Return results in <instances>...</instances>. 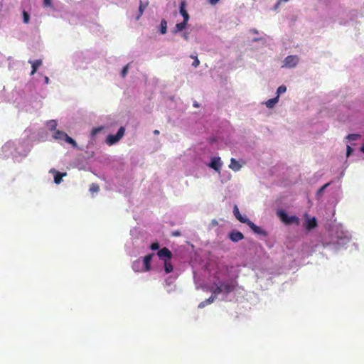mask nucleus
Returning a JSON list of instances; mask_svg holds the SVG:
<instances>
[{"mask_svg": "<svg viewBox=\"0 0 364 364\" xmlns=\"http://www.w3.org/2000/svg\"><path fill=\"white\" fill-rule=\"evenodd\" d=\"M277 215L285 225H289L292 223H295L296 225L299 224V218L298 217L295 215L289 216L284 210H279L277 212Z\"/></svg>", "mask_w": 364, "mask_h": 364, "instance_id": "f257e3e1", "label": "nucleus"}, {"mask_svg": "<svg viewBox=\"0 0 364 364\" xmlns=\"http://www.w3.org/2000/svg\"><path fill=\"white\" fill-rule=\"evenodd\" d=\"M299 58L297 55H288L284 60L283 67L294 68L299 63Z\"/></svg>", "mask_w": 364, "mask_h": 364, "instance_id": "f03ea898", "label": "nucleus"}, {"mask_svg": "<svg viewBox=\"0 0 364 364\" xmlns=\"http://www.w3.org/2000/svg\"><path fill=\"white\" fill-rule=\"evenodd\" d=\"M158 257L164 262L171 260L172 258V253L167 247H163L157 252Z\"/></svg>", "mask_w": 364, "mask_h": 364, "instance_id": "7ed1b4c3", "label": "nucleus"}, {"mask_svg": "<svg viewBox=\"0 0 364 364\" xmlns=\"http://www.w3.org/2000/svg\"><path fill=\"white\" fill-rule=\"evenodd\" d=\"M223 293H230L235 289V284L234 282H223L220 284Z\"/></svg>", "mask_w": 364, "mask_h": 364, "instance_id": "20e7f679", "label": "nucleus"}, {"mask_svg": "<svg viewBox=\"0 0 364 364\" xmlns=\"http://www.w3.org/2000/svg\"><path fill=\"white\" fill-rule=\"evenodd\" d=\"M222 165L223 164L220 157H213L211 159V162L210 163L209 166L213 168L215 171L220 172Z\"/></svg>", "mask_w": 364, "mask_h": 364, "instance_id": "39448f33", "label": "nucleus"}, {"mask_svg": "<svg viewBox=\"0 0 364 364\" xmlns=\"http://www.w3.org/2000/svg\"><path fill=\"white\" fill-rule=\"evenodd\" d=\"M233 213L235 217L242 223L247 224L250 221L247 218L244 217L240 214L237 205H234Z\"/></svg>", "mask_w": 364, "mask_h": 364, "instance_id": "423d86ee", "label": "nucleus"}, {"mask_svg": "<svg viewBox=\"0 0 364 364\" xmlns=\"http://www.w3.org/2000/svg\"><path fill=\"white\" fill-rule=\"evenodd\" d=\"M250 229L255 233L258 235H261L263 236H267V232L262 230L260 227L256 225L254 223H252L251 220L247 224Z\"/></svg>", "mask_w": 364, "mask_h": 364, "instance_id": "0eeeda50", "label": "nucleus"}, {"mask_svg": "<svg viewBox=\"0 0 364 364\" xmlns=\"http://www.w3.org/2000/svg\"><path fill=\"white\" fill-rule=\"evenodd\" d=\"M229 238L235 242L242 240L244 238L243 234L240 231H232L229 233Z\"/></svg>", "mask_w": 364, "mask_h": 364, "instance_id": "6e6552de", "label": "nucleus"}, {"mask_svg": "<svg viewBox=\"0 0 364 364\" xmlns=\"http://www.w3.org/2000/svg\"><path fill=\"white\" fill-rule=\"evenodd\" d=\"M186 5V4L185 1H182L181 2L179 12L183 18V21L188 22L189 20V14H188L187 11L186 10V8H185Z\"/></svg>", "mask_w": 364, "mask_h": 364, "instance_id": "1a4fd4ad", "label": "nucleus"}, {"mask_svg": "<svg viewBox=\"0 0 364 364\" xmlns=\"http://www.w3.org/2000/svg\"><path fill=\"white\" fill-rule=\"evenodd\" d=\"M317 226V221L314 217L312 218H307L305 223L306 229L310 230L315 228Z\"/></svg>", "mask_w": 364, "mask_h": 364, "instance_id": "9d476101", "label": "nucleus"}, {"mask_svg": "<svg viewBox=\"0 0 364 364\" xmlns=\"http://www.w3.org/2000/svg\"><path fill=\"white\" fill-rule=\"evenodd\" d=\"M154 253L148 254L146 255L143 259L144 266V270L145 271H149L151 269V262L153 258Z\"/></svg>", "mask_w": 364, "mask_h": 364, "instance_id": "9b49d317", "label": "nucleus"}, {"mask_svg": "<svg viewBox=\"0 0 364 364\" xmlns=\"http://www.w3.org/2000/svg\"><path fill=\"white\" fill-rule=\"evenodd\" d=\"M29 63L31 64L32 70L31 72V75H34L37 69L42 65V60H29Z\"/></svg>", "mask_w": 364, "mask_h": 364, "instance_id": "f8f14e48", "label": "nucleus"}, {"mask_svg": "<svg viewBox=\"0 0 364 364\" xmlns=\"http://www.w3.org/2000/svg\"><path fill=\"white\" fill-rule=\"evenodd\" d=\"M149 6V1L143 2L142 1H139V14L136 17V20H139V18L142 16L144 10Z\"/></svg>", "mask_w": 364, "mask_h": 364, "instance_id": "ddd939ff", "label": "nucleus"}, {"mask_svg": "<svg viewBox=\"0 0 364 364\" xmlns=\"http://www.w3.org/2000/svg\"><path fill=\"white\" fill-rule=\"evenodd\" d=\"M187 23H188V22L184 21H183L181 23H176L175 28L171 31L172 33L176 34V33L183 31L186 27Z\"/></svg>", "mask_w": 364, "mask_h": 364, "instance_id": "4468645a", "label": "nucleus"}, {"mask_svg": "<svg viewBox=\"0 0 364 364\" xmlns=\"http://www.w3.org/2000/svg\"><path fill=\"white\" fill-rule=\"evenodd\" d=\"M229 168L234 171H238L242 168V166L239 164V162L234 158L230 159V164L229 165Z\"/></svg>", "mask_w": 364, "mask_h": 364, "instance_id": "2eb2a0df", "label": "nucleus"}, {"mask_svg": "<svg viewBox=\"0 0 364 364\" xmlns=\"http://www.w3.org/2000/svg\"><path fill=\"white\" fill-rule=\"evenodd\" d=\"M50 171L55 173L54 175V182L56 184H59L61 183L63 177L66 176V173H60L59 171H57L55 170H51Z\"/></svg>", "mask_w": 364, "mask_h": 364, "instance_id": "dca6fc26", "label": "nucleus"}, {"mask_svg": "<svg viewBox=\"0 0 364 364\" xmlns=\"http://www.w3.org/2000/svg\"><path fill=\"white\" fill-rule=\"evenodd\" d=\"M67 136L68 134L65 132L57 130L55 132L53 137L55 139L64 141Z\"/></svg>", "mask_w": 364, "mask_h": 364, "instance_id": "f3484780", "label": "nucleus"}, {"mask_svg": "<svg viewBox=\"0 0 364 364\" xmlns=\"http://www.w3.org/2000/svg\"><path fill=\"white\" fill-rule=\"evenodd\" d=\"M215 299V296H214L213 295H212L211 296H210L208 299H205V301L200 302L199 304H198V308L200 309H202V308H204L206 305L208 304H210L211 303H213L214 301V300Z\"/></svg>", "mask_w": 364, "mask_h": 364, "instance_id": "a211bd4d", "label": "nucleus"}, {"mask_svg": "<svg viewBox=\"0 0 364 364\" xmlns=\"http://www.w3.org/2000/svg\"><path fill=\"white\" fill-rule=\"evenodd\" d=\"M124 132H125V129L123 127H121L118 129L117 132L115 134V143H117L122 139V137L124 134Z\"/></svg>", "mask_w": 364, "mask_h": 364, "instance_id": "6ab92c4d", "label": "nucleus"}, {"mask_svg": "<svg viewBox=\"0 0 364 364\" xmlns=\"http://www.w3.org/2000/svg\"><path fill=\"white\" fill-rule=\"evenodd\" d=\"M164 263V269L166 274H168L173 270V267L171 262V260L165 261Z\"/></svg>", "mask_w": 364, "mask_h": 364, "instance_id": "aec40b11", "label": "nucleus"}, {"mask_svg": "<svg viewBox=\"0 0 364 364\" xmlns=\"http://www.w3.org/2000/svg\"><path fill=\"white\" fill-rule=\"evenodd\" d=\"M278 100H279L278 96H277L274 98L269 99L266 102V103H265L266 106L268 108H272L275 105V104L278 102Z\"/></svg>", "mask_w": 364, "mask_h": 364, "instance_id": "412c9836", "label": "nucleus"}, {"mask_svg": "<svg viewBox=\"0 0 364 364\" xmlns=\"http://www.w3.org/2000/svg\"><path fill=\"white\" fill-rule=\"evenodd\" d=\"M167 32V21L165 19H162L160 23V33L161 34H166Z\"/></svg>", "mask_w": 364, "mask_h": 364, "instance_id": "4be33fe9", "label": "nucleus"}, {"mask_svg": "<svg viewBox=\"0 0 364 364\" xmlns=\"http://www.w3.org/2000/svg\"><path fill=\"white\" fill-rule=\"evenodd\" d=\"M89 191L92 194L97 193L100 191V186L98 184L93 183L90 185Z\"/></svg>", "mask_w": 364, "mask_h": 364, "instance_id": "5701e85b", "label": "nucleus"}, {"mask_svg": "<svg viewBox=\"0 0 364 364\" xmlns=\"http://www.w3.org/2000/svg\"><path fill=\"white\" fill-rule=\"evenodd\" d=\"M64 141H66L67 143L71 144L73 146V147H74V148L77 147V144L76 141L73 138L69 136L68 135L66 136V138L65 139Z\"/></svg>", "mask_w": 364, "mask_h": 364, "instance_id": "b1692460", "label": "nucleus"}, {"mask_svg": "<svg viewBox=\"0 0 364 364\" xmlns=\"http://www.w3.org/2000/svg\"><path fill=\"white\" fill-rule=\"evenodd\" d=\"M360 137V135L357 134H350L347 136V139L349 141H356Z\"/></svg>", "mask_w": 364, "mask_h": 364, "instance_id": "393cba45", "label": "nucleus"}, {"mask_svg": "<svg viewBox=\"0 0 364 364\" xmlns=\"http://www.w3.org/2000/svg\"><path fill=\"white\" fill-rule=\"evenodd\" d=\"M287 91V87L285 85H281L277 88V93L278 96V98L279 97V95L282 93H284Z\"/></svg>", "mask_w": 364, "mask_h": 364, "instance_id": "a878e982", "label": "nucleus"}, {"mask_svg": "<svg viewBox=\"0 0 364 364\" xmlns=\"http://www.w3.org/2000/svg\"><path fill=\"white\" fill-rule=\"evenodd\" d=\"M103 129H104L103 127H96V128L92 129V130L91 132V136H95L96 134L100 133L101 131H102Z\"/></svg>", "mask_w": 364, "mask_h": 364, "instance_id": "bb28decb", "label": "nucleus"}, {"mask_svg": "<svg viewBox=\"0 0 364 364\" xmlns=\"http://www.w3.org/2000/svg\"><path fill=\"white\" fill-rule=\"evenodd\" d=\"M213 295L216 297V296L222 292V289L220 288V285H218L214 289L212 290Z\"/></svg>", "mask_w": 364, "mask_h": 364, "instance_id": "cd10ccee", "label": "nucleus"}, {"mask_svg": "<svg viewBox=\"0 0 364 364\" xmlns=\"http://www.w3.org/2000/svg\"><path fill=\"white\" fill-rule=\"evenodd\" d=\"M23 20L25 23H28L30 20L29 14L27 11H23Z\"/></svg>", "mask_w": 364, "mask_h": 364, "instance_id": "c85d7f7f", "label": "nucleus"}, {"mask_svg": "<svg viewBox=\"0 0 364 364\" xmlns=\"http://www.w3.org/2000/svg\"><path fill=\"white\" fill-rule=\"evenodd\" d=\"M191 58L193 59V62L192 63V65L194 68H197L199 65V64H200V61L198 59L197 56H194V55H191Z\"/></svg>", "mask_w": 364, "mask_h": 364, "instance_id": "c756f323", "label": "nucleus"}, {"mask_svg": "<svg viewBox=\"0 0 364 364\" xmlns=\"http://www.w3.org/2000/svg\"><path fill=\"white\" fill-rule=\"evenodd\" d=\"M129 64H127V65H125V66L123 68V69H122V72H121V76H122V77H123V78H124V77H126V75H127V73H128V70H129Z\"/></svg>", "mask_w": 364, "mask_h": 364, "instance_id": "7c9ffc66", "label": "nucleus"}, {"mask_svg": "<svg viewBox=\"0 0 364 364\" xmlns=\"http://www.w3.org/2000/svg\"><path fill=\"white\" fill-rule=\"evenodd\" d=\"M107 143L112 146L114 144V134H109L107 138Z\"/></svg>", "mask_w": 364, "mask_h": 364, "instance_id": "2f4dec72", "label": "nucleus"}, {"mask_svg": "<svg viewBox=\"0 0 364 364\" xmlns=\"http://www.w3.org/2000/svg\"><path fill=\"white\" fill-rule=\"evenodd\" d=\"M150 248L152 250H156L159 248V245L158 242H153L150 245Z\"/></svg>", "mask_w": 364, "mask_h": 364, "instance_id": "473e14b6", "label": "nucleus"}, {"mask_svg": "<svg viewBox=\"0 0 364 364\" xmlns=\"http://www.w3.org/2000/svg\"><path fill=\"white\" fill-rule=\"evenodd\" d=\"M329 185H330V183H328L323 185V186H321L320 188V189L318 190V193L323 192Z\"/></svg>", "mask_w": 364, "mask_h": 364, "instance_id": "72a5a7b5", "label": "nucleus"}, {"mask_svg": "<svg viewBox=\"0 0 364 364\" xmlns=\"http://www.w3.org/2000/svg\"><path fill=\"white\" fill-rule=\"evenodd\" d=\"M43 4L45 6H51V0H43Z\"/></svg>", "mask_w": 364, "mask_h": 364, "instance_id": "f704fd0d", "label": "nucleus"}, {"mask_svg": "<svg viewBox=\"0 0 364 364\" xmlns=\"http://www.w3.org/2000/svg\"><path fill=\"white\" fill-rule=\"evenodd\" d=\"M289 0H279L278 2L276 4L274 8L275 9L278 8L279 5L281 2H287Z\"/></svg>", "mask_w": 364, "mask_h": 364, "instance_id": "c9c22d12", "label": "nucleus"}, {"mask_svg": "<svg viewBox=\"0 0 364 364\" xmlns=\"http://www.w3.org/2000/svg\"><path fill=\"white\" fill-rule=\"evenodd\" d=\"M220 0H208L211 5H215L219 2Z\"/></svg>", "mask_w": 364, "mask_h": 364, "instance_id": "e433bc0d", "label": "nucleus"}, {"mask_svg": "<svg viewBox=\"0 0 364 364\" xmlns=\"http://www.w3.org/2000/svg\"><path fill=\"white\" fill-rule=\"evenodd\" d=\"M50 124L52 129H55L57 126V123L55 122V121H51Z\"/></svg>", "mask_w": 364, "mask_h": 364, "instance_id": "4c0bfd02", "label": "nucleus"}, {"mask_svg": "<svg viewBox=\"0 0 364 364\" xmlns=\"http://www.w3.org/2000/svg\"><path fill=\"white\" fill-rule=\"evenodd\" d=\"M352 151H353L352 148L350 146H347V156H348Z\"/></svg>", "mask_w": 364, "mask_h": 364, "instance_id": "58836bf2", "label": "nucleus"}, {"mask_svg": "<svg viewBox=\"0 0 364 364\" xmlns=\"http://www.w3.org/2000/svg\"><path fill=\"white\" fill-rule=\"evenodd\" d=\"M183 37L185 40H188V34L187 33H184Z\"/></svg>", "mask_w": 364, "mask_h": 364, "instance_id": "ea45409f", "label": "nucleus"}, {"mask_svg": "<svg viewBox=\"0 0 364 364\" xmlns=\"http://www.w3.org/2000/svg\"><path fill=\"white\" fill-rule=\"evenodd\" d=\"M193 107H199V105H198V103L197 102H195L193 103Z\"/></svg>", "mask_w": 364, "mask_h": 364, "instance_id": "a19ab883", "label": "nucleus"}, {"mask_svg": "<svg viewBox=\"0 0 364 364\" xmlns=\"http://www.w3.org/2000/svg\"><path fill=\"white\" fill-rule=\"evenodd\" d=\"M45 82L48 84L49 82V78L48 77H45Z\"/></svg>", "mask_w": 364, "mask_h": 364, "instance_id": "79ce46f5", "label": "nucleus"}, {"mask_svg": "<svg viewBox=\"0 0 364 364\" xmlns=\"http://www.w3.org/2000/svg\"><path fill=\"white\" fill-rule=\"evenodd\" d=\"M154 134H156V135L159 134V131L156 129V130L154 131Z\"/></svg>", "mask_w": 364, "mask_h": 364, "instance_id": "37998d69", "label": "nucleus"}, {"mask_svg": "<svg viewBox=\"0 0 364 364\" xmlns=\"http://www.w3.org/2000/svg\"><path fill=\"white\" fill-rule=\"evenodd\" d=\"M179 235H180V233L178 232L173 233V235H174V236H178Z\"/></svg>", "mask_w": 364, "mask_h": 364, "instance_id": "c03bdc74", "label": "nucleus"}, {"mask_svg": "<svg viewBox=\"0 0 364 364\" xmlns=\"http://www.w3.org/2000/svg\"><path fill=\"white\" fill-rule=\"evenodd\" d=\"M360 150L364 153V144L361 146Z\"/></svg>", "mask_w": 364, "mask_h": 364, "instance_id": "a18cd8bd", "label": "nucleus"}, {"mask_svg": "<svg viewBox=\"0 0 364 364\" xmlns=\"http://www.w3.org/2000/svg\"><path fill=\"white\" fill-rule=\"evenodd\" d=\"M252 31H253V33H257V31L256 30H253Z\"/></svg>", "mask_w": 364, "mask_h": 364, "instance_id": "49530a36", "label": "nucleus"}]
</instances>
